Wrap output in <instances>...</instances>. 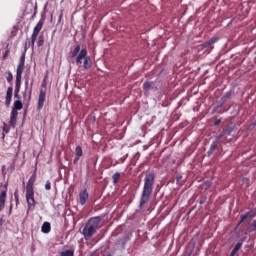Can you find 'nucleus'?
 Listing matches in <instances>:
<instances>
[{
  "label": "nucleus",
  "mask_w": 256,
  "mask_h": 256,
  "mask_svg": "<svg viewBox=\"0 0 256 256\" xmlns=\"http://www.w3.org/2000/svg\"><path fill=\"white\" fill-rule=\"evenodd\" d=\"M155 179H156V176L153 172L146 174L144 178V186L142 189V193L140 196V203H139V209H141L142 211L145 208V205L149 203V199H151V195L155 187Z\"/></svg>",
  "instance_id": "f257e3e1"
},
{
  "label": "nucleus",
  "mask_w": 256,
  "mask_h": 256,
  "mask_svg": "<svg viewBox=\"0 0 256 256\" xmlns=\"http://www.w3.org/2000/svg\"><path fill=\"white\" fill-rule=\"evenodd\" d=\"M99 223H101V218L94 217L90 218L88 222L85 224V226L82 229V235H84L86 241H89V239H91V237H93V235L97 233Z\"/></svg>",
  "instance_id": "f03ea898"
},
{
  "label": "nucleus",
  "mask_w": 256,
  "mask_h": 256,
  "mask_svg": "<svg viewBox=\"0 0 256 256\" xmlns=\"http://www.w3.org/2000/svg\"><path fill=\"white\" fill-rule=\"evenodd\" d=\"M35 181H37L36 171L29 178L26 185V201L28 203L29 209H31V207H35V191L33 189V186L35 185Z\"/></svg>",
  "instance_id": "7ed1b4c3"
},
{
  "label": "nucleus",
  "mask_w": 256,
  "mask_h": 256,
  "mask_svg": "<svg viewBox=\"0 0 256 256\" xmlns=\"http://www.w3.org/2000/svg\"><path fill=\"white\" fill-rule=\"evenodd\" d=\"M23 71H25V53L20 57V62L17 66L14 93H19L21 91V78L23 76Z\"/></svg>",
  "instance_id": "20e7f679"
},
{
  "label": "nucleus",
  "mask_w": 256,
  "mask_h": 256,
  "mask_svg": "<svg viewBox=\"0 0 256 256\" xmlns=\"http://www.w3.org/2000/svg\"><path fill=\"white\" fill-rule=\"evenodd\" d=\"M81 63H83L84 69H91V67L93 66V61L91 60V57L87 56V47L82 48L80 53L76 57V64L81 65Z\"/></svg>",
  "instance_id": "39448f33"
},
{
  "label": "nucleus",
  "mask_w": 256,
  "mask_h": 256,
  "mask_svg": "<svg viewBox=\"0 0 256 256\" xmlns=\"http://www.w3.org/2000/svg\"><path fill=\"white\" fill-rule=\"evenodd\" d=\"M43 21L40 20L37 25L35 26L32 36H31V42L30 45L31 47H35V41H37V36L39 35V33L41 32V30L43 29Z\"/></svg>",
  "instance_id": "423d86ee"
},
{
  "label": "nucleus",
  "mask_w": 256,
  "mask_h": 256,
  "mask_svg": "<svg viewBox=\"0 0 256 256\" xmlns=\"http://www.w3.org/2000/svg\"><path fill=\"white\" fill-rule=\"evenodd\" d=\"M232 95H233V92L231 91L226 92L225 95L220 99V101H218V105L214 107V111H217V109H219L220 107H223L225 103H227V101H230Z\"/></svg>",
  "instance_id": "0eeeda50"
},
{
  "label": "nucleus",
  "mask_w": 256,
  "mask_h": 256,
  "mask_svg": "<svg viewBox=\"0 0 256 256\" xmlns=\"http://www.w3.org/2000/svg\"><path fill=\"white\" fill-rule=\"evenodd\" d=\"M254 217H256V209H252L246 212L245 214L241 215L239 225H241L242 223H245L247 219H254Z\"/></svg>",
  "instance_id": "6e6552de"
},
{
  "label": "nucleus",
  "mask_w": 256,
  "mask_h": 256,
  "mask_svg": "<svg viewBox=\"0 0 256 256\" xmlns=\"http://www.w3.org/2000/svg\"><path fill=\"white\" fill-rule=\"evenodd\" d=\"M11 99H13V87L9 86L6 91L5 105L11 107Z\"/></svg>",
  "instance_id": "1a4fd4ad"
},
{
  "label": "nucleus",
  "mask_w": 256,
  "mask_h": 256,
  "mask_svg": "<svg viewBox=\"0 0 256 256\" xmlns=\"http://www.w3.org/2000/svg\"><path fill=\"white\" fill-rule=\"evenodd\" d=\"M45 97H46V92H45V90L41 89L39 96H38V109L39 110L43 109V106L45 105Z\"/></svg>",
  "instance_id": "9d476101"
},
{
  "label": "nucleus",
  "mask_w": 256,
  "mask_h": 256,
  "mask_svg": "<svg viewBox=\"0 0 256 256\" xmlns=\"http://www.w3.org/2000/svg\"><path fill=\"white\" fill-rule=\"evenodd\" d=\"M80 205H85L87 203V199H89V192L87 189H83L79 193Z\"/></svg>",
  "instance_id": "9b49d317"
},
{
  "label": "nucleus",
  "mask_w": 256,
  "mask_h": 256,
  "mask_svg": "<svg viewBox=\"0 0 256 256\" xmlns=\"http://www.w3.org/2000/svg\"><path fill=\"white\" fill-rule=\"evenodd\" d=\"M5 203H7V190L0 193V213L5 209Z\"/></svg>",
  "instance_id": "f8f14e48"
},
{
  "label": "nucleus",
  "mask_w": 256,
  "mask_h": 256,
  "mask_svg": "<svg viewBox=\"0 0 256 256\" xmlns=\"http://www.w3.org/2000/svg\"><path fill=\"white\" fill-rule=\"evenodd\" d=\"M19 115V112L16 111H11L10 114V125H12V127H15V125H17V117Z\"/></svg>",
  "instance_id": "ddd939ff"
},
{
  "label": "nucleus",
  "mask_w": 256,
  "mask_h": 256,
  "mask_svg": "<svg viewBox=\"0 0 256 256\" xmlns=\"http://www.w3.org/2000/svg\"><path fill=\"white\" fill-rule=\"evenodd\" d=\"M79 53H81V45L76 44L74 46V50L72 52H70V57L72 59H75V57H77L79 55Z\"/></svg>",
  "instance_id": "4468645a"
},
{
  "label": "nucleus",
  "mask_w": 256,
  "mask_h": 256,
  "mask_svg": "<svg viewBox=\"0 0 256 256\" xmlns=\"http://www.w3.org/2000/svg\"><path fill=\"white\" fill-rule=\"evenodd\" d=\"M21 109H23V102H21V100H15L12 111L18 113V111H21Z\"/></svg>",
  "instance_id": "2eb2a0df"
},
{
  "label": "nucleus",
  "mask_w": 256,
  "mask_h": 256,
  "mask_svg": "<svg viewBox=\"0 0 256 256\" xmlns=\"http://www.w3.org/2000/svg\"><path fill=\"white\" fill-rule=\"evenodd\" d=\"M217 41H219V38L213 37L210 40L204 42L202 44V47H204V48L211 47V45H214V43H217Z\"/></svg>",
  "instance_id": "dca6fc26"
},
{
  "label": "nucleus",
  "mask_w": 256,
  "mask_h": 256,
  "mask_svg": "<svg viewBox=\"0 0 256 256\" xmlns=\"http://www.w3.org/2000/svg\"><path fill=\"white\" fill-rule=\"evenodd\" d=\"M42 233H50L51 232V223L44 222L41 227Z\"/></svg>",
  "instance_id": "f3484780"
},
{
  "label": "nucleus",
  "mask_w": 256,
  "mask_h": 256,
  "mask_svg": "<svg viewBox=\"0 0 256 256\" xmlns=\"http://www.w3.org/2000/svg\"><path fill=\"white\" fill-rule=\"evenodd\" d=\"M119 179H121V173L116 172L115 174H113L112 181L114 185H117V183H119Z\"/></svg>",
  "instance_id": "a211bd4d"
},
{
  "label": "nucleus",
  "mask_w": 256,
  "mask_h": 256,
  "mask_svg": "<svg viewBox=\"0 0 256 256\" xmlns=\"http://www.w3.org/2000/svg\"><path fill=\"white\" fill-rule=\"evenodd\" d=\"M151 87H153V82H151V81H145V82L143 83V89H144L145 91H149V90L151 89Z\"/></svg>",
  "instance_id": "6ab92c4d"
},
{
  "label": "nucleus",
  "mask_w": 256,
  "mask_h": 256,
  "mask_svg": "<svg viewBox=\"0 0 256 256\" xmlns=\"http://www.w3.org/2000/svg\"><path fill=\"white\" fill-rule=\"evenodd\" d=\"M75 251L73 250H65L60 253V256H74Z\"/></svg>",
  "instance_id": "aec40b11"
},
{
  "label": "nucleus",
  "mask_w": 256,
  "mask_h": 256,
  "mask_svg": "<svg viewBox=\"0 0 256 256\" xmlns=\"http://www.w3.org/2000/svg\"><path fill=\"white\" fill-rule=\"evenodd\" d=\"M241 247H243V243L238 242L235 245L234 249L232 250L231 255H235V253H237V251H239V249H241Z\"/></svg>",
  "instance_id": "412c9836"
},
{
  "label": "nucleus",
  "mask_w": 256,
  "mask_h": 256,
  "mask_svg": "<svg viewBox=\"0 0 256 256\" xmlns=\"http://www.w3.org/2000/svg\"><path fill=\"white\" fill-rule=\"evenodd\" d=\"M75 153H76V156L83 157V148H81V146H77L75 148Z\"/></svg>",
  "instance_id": "4be33fe9"
},
{
  "label": "nucleus",
  "mask_w": 256,
  "mask_h": 256,
  "mask_svg": "<svg viewBox=\"0 0 256 256\" xmlns=\"http://www.w3.org/2000/svg\"><path fill=\"white\" fill-rule=\"evenodd\" d=\"M218 143H219V140H216V141L211 143V145H210L211 151H215L217 149Z\"/></svg>",
  "instance_id": "5701e85b"
},
{
  "label": "nucleus",
  "mask_w": 256,
  "mask_h": 256,
  "mask_svg": "<svg viewBox=\"0 0 256 256\" xmlns=\"http://www.w3.org/2000/svg\"><path fill=\"white\" fill-rule=\"evenodd\" d=\"M44 43H45V40L43 39V36H39L38 42H37L38 47H43Z\"/></svg>",
  "instance_id": "b1692460"
},
{
  "label": "nucleus",
  "mask_w": 256,
  "mask_h": 256,
  "mask_svg": "<svg viewBox=\"0 0 256 256\" xmlns=\"http://www.w3.org/2000/svg\"><path fill=\"white\" fill-rule=\"evenodd\" d=\"M225 135H231L233 133V128L227 127L226 129L223 130Z\"/></svg>",
  "instance_id": "393cba45"
},
{
  "label": "nucleus",
  "mask_w": 256,
  "mask_h": 256,
  "mask_svg": "<svg viewBox=\"0 0 256 256\" xmlns=\"http://www.w3.org/2000/svg\"><path fill=\"white\" fill-rule=\"evenodd\" d=\"M6 80L8 81V83H11V81H13V74L11 72L8 73Z\"/></svg>",
  "instance_id": "a878e982"
},
{
  "label": "nucleus",
  "mask_w": 256,
  "mask_h": 256,
  "mask_svg": "<svg viewBox=\"0 0 256 256\" xmlns=\"http://www.w3.org/2000/svg\"><path fill=\"white\" fill-rule=\"evenodd\" d=\"M45 189L46 191H51V181H47L46 184H45Z\"/></svg>",
  "instance_id": "bb28decb"
},
{
  "label": "nucleus",
  "mask_w": 256,
  "mask_h": 256,
  "mask_svg": "<svg viewBox=\"0 0 256 256\" xmlns=\"http://www.w3.org/2000/svg\"><path fill=\"white\" fill-rule=\"evenodd\" d=\"M3 133H9V127L7 126V123L3 124Z\"/></svg>",
  "instance_id": "cd10ccee"
},
{
  "label": "nucleus",
  "mask_w": 256,
  "mask_h": 256,
  "mask_svg": "<svg viewBox=\"0 0 256 256\" xmlns=\"http://www.w3.org/2000/svg\"><path fill=\"white\" fill-rule=\"evenodd\" d=\"M81 159V156H75L73 163L74 165H77V163H79V160Z\"/></svg>",
  "instance_id": "c85d7f7f"
},
{
  "label": "nucleus",
  "mask_w": 256,
  "mask_h": 256,
  "mask_svg": "<svg viewBox=\"0 0 256 256\" xmlns=\"http://www.w3.org/2000/svg\"><path fill=\"white\" fill-rule=\"evenodd\" d=\"M14 97L15 99H17V101H21V96L19 95V93L14 92Z\"/></svg>",
  "instance_id": "c756f323"
},
{
  "label": "nucleus",
  "mask_w": 256,
  "mask_h": 256,
  "mask_svg": "<svg viewBox=\"0 0 256 256\" xmlns=\"http://www.w3.org/2000/svg\"><path fill=\"white\" fill-rule=\"evenodd\" d=\"M9 50H6L5 53L3 54V59H7V57H9Z\"/></svg>",
  "instance_id": "7c9ffc66"
},
{
  "label": "nucleus",
  "mask_w": 256,
  "mask_h": 256,
  "mask_svg": "<svg viewBox=\"0 0 256 256\" xmlns=\"http://www.w3.org/2000/svg\"><path fill=\"white\" fill-rule=\"evenodd\" d=\"M221 124V119H216L214 121V126L217 127V125H220Z\"/></svg>",
  "instance_id": "2f4dec72"
},
{
  "label": "nucleus",
  "mask_w": 256,
  "mask_h": 256,
  "mask_svg": "<svg viewBox=\"0 0 256 256\" xmlns=\"http://www.w3.org/2000/svg\"><path fill=\"white\" fill-rule=\"evenodd\" d=\"M150 89H153L154 91H157V89H159L156 85L155 82H152V86Z\"/></svg>",
  "instance_id": "473e14b6"
},
{
  "label": "nucleus",
  "mask_w": 256,
  "mask_h": 256,
  "mask_svg": "<svg viewBox=\"0 0 256 256\" xmlns=\"http://www.w3.org/2000/svg\"><path fill=\"white\" fill-rule=\"evenodd\" d=\"M14 197H15V201H16V205H19V195L14 194Z\"/></svg>",
  "instance_id": "72a5a7b5"
},
{
  "label": "nucleus",
  "mask_w": 256,
  "mask_h": 256,
  "mask_svg": "<svg viewBox=\"0 0 256 256\" xmlns=\"http://www.w3.org/2000/svg\"><path fill=\"white\" fill-rule=\"evenodd\" d=\"M225 135H226V134H225V132H224V130H223L222 133L219 134L218 140H219V139H222V137H225Z\"/></svg>",
  "instance_id": "f704fd0d"
},
{
  "label": "nucleus",
  "mask_w": 256,
  "mask_h": 256,
  "mask_svg": "<svg viewBox=\"0 0 256 256\" xmlns=\"http://www.w3.org/2000/svg\"><path fill=\"white\" fill-rule=\"evenodd\" d=\"M215 152V150H211V148L208 151V157H211V155H213V153Z\"/></svg>",
  "instance_id": "c9c22d12"
},
{
  "label": "nucleus",
  "mask_w": 256,
  "mask_h": 256,
  "mask_svg": "<svg viewBox=\"0 0 256 256\" xmlns=\"http://www.w3.org/2000/svg\"><path fill=\"white\" fill-rule=\"evenodd\" d=\"M251 227L256 230V220H254L252 223H251Z\"/></svg>",
  "instance_id": "e433bc0d"
},
{
  "label": "nucleus",
  "mask_w": 256,
  "mask_h": 256,
  "mask_svg": "<svg viewBox=\"0 0 256 256\" xmlns=\"http://www.w3.org/2000/svg\"><path fill=\"white\" fill-rule=\"evenodd\" d=\"M63 19V12H61L60 13V15H59V23H60V21Z\"/></svg>",
  "instance_id": "4c0bfd02"
},
{
  "label": "nucleus",
  "mask_w": 256,
  "mask_h": 256,
  "mask_svg": "<svg viewBox=\"0 0 256 256\" xmlns=\"http://www.w3.org/2000/svg\"><path fill=\"white\" fill-rule=\"evenodd\" d=\"M25 87H26V89H27V87H29V81L28 80H26V82H25Z\"/></svg>",
  "instance_id": "58836bf2"
},
{
  "label": "nucleus",
  "mask_w": 256,
  "mask_h": 256,
  "mask_svg": "<svg viewBox=\"0 0 256 256\" xmlns=\"http://www.w3.org/2000/svg\"><path fill=\"white\" fill-rule=\"evenodd\" d=\"M13 211V204L10 205L9 213Z\"/></svg>",
  "instance_id": "ea45409f"
},
{
  "label": "nucleus",
  "mask_w": 256,
  "mask_h": 256,
  "mask_svg": "<svg viewBox=\"0 0 256 256\" xmlns=\"http://www.w3.org/2000/svg\"><path fill=\"white\" fill-rule=\"evenodd\" d=\"M42 87H47V84L43 82Z\"/></svg>",
  "instance_id": "a19ab883"
},
{
  "label": "nucleus",
  "mask_w": 256,
  "mask_h": 256,
  "mask_svg": "<svg viewBox=\"0 0 256 256\" xmlns=\"http://www.w3.org/2000/svg\"><path fill=\"white\" fill-rule=\"evenodd\" d=\"M2 171H5V166H2Z\"/></svg>",
  "instance_id": "79ce46f5"
}]
</instances>
